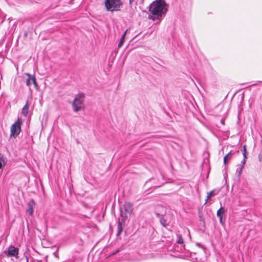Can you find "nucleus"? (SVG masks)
<instances>
[{"instance_id":"f257e3e1","label":"nucleus","mask_w":262,"mask_h":262,"mask_svg":"<svg viewBox=\"0 0 262 262\" xmlns=\"http://www.w3.org/2000/svg\"><path fill=\"white\" fill-rule=\"evenodd\" d=\"M150 13L148 18L154 21L160 23L167 11V5L164 0H156L148 6Z\"/></svg>"},{"instance_id":"f03ea898","label":"nucleus","mask_w":262,"mask_h":262,"mask_svg":"<svg viewBox=\"0 0 262 262\" xmlns=\"http://www.w3.org/2000/svg\"><path fill=\"white\" fill-rule=\"evenodd\" d=\"M104 4L106 10L111 12L120 10L122 5L121 0H105Z\"/></svg>"},{"instance_id":"7ed1b4c3","label":"nucleus","mask_w":262,"mask_h":262,"mask_svg":"<svg viewBox=\"0 0 262 262\" xmlns=\"http://www.w3.org/2000/svg\"><path fill=\"white\" fill-rule=\"evenodd\" d=\"M84 94L83 93H80L77 95L72 103L73 110L77 112L82 108V105L84 101Z\"/></svg>"},{"instance_id":"20e7f679","label":"nucleus","mask_w":262,"mask_h":262,"mask_svg":"<svg viewBox=\"0 0 262 262\" xmlns=\"http://www.w3.org/2000/svg\"><path fill=\"white\" fill-rule=\"evenodd\" d=\"M21 121L19 118H18L16 121L14 123H13L11 126V136H13L14 137H15L17 136L21 130Z\"/></svg>"},{"instance_id":"39448f33","label":"nucleus","mask_w":262,"mask_h":262,"mask_svg":"<svg viewBox=\"0 0 262 262\" xmlns=\"http://www.w3.org/2000/svg\"><path fill=\"white\" fill-rule=\"evenodd\" d=\"M19 249L17 248H15L14 246L11 245L8 248L7 251H5L4 252L7 255L8 257H15L16 258L18 257Z\"/></svg>"},{"instance_id":"423d86ee","label":"nucleus","mask_w":262,"mask_h":262,"mask_svg":"<svg viewBox=\"0 0 262 262\" xmlns=\"http://www.w3.org/2000/svg\"><path fill=\"white\" fill-rule=\"evenodd\" d=\"M26 75L28 76V78L26 79V84L28 86H30L32 83H33L35 86H37V83L36 79L34 76H32L29 73H26Z\"/></svg>"},{"instance_id":"0eeeda50","label":"nucleus","mask_w":262,"mask_h":262,"mask_svg":"<svg viewBox=\"0 0 262 262\" xmlns=\"http://www.w3.org/2000/svg\"><path fill=\"white\" fill-rule=\"evenodd\" d=\"M123 209L126 214H131L133 210V205L129 202H125L123 205Z\"/></svg>"},{"instance_id":"6e6552de","label":"nucleus","mask_w":262,"mask_h":262,"mask_svg":"<svg viewBox=\"0 0 262 262\" xmlns=\"http://www.w3.org/2000/svg\"><path fill=\"white\" fill-rule=\"evenodd\" d=\"M35 205V202L33 200H31L27 204L28 208L27 212L30 215H32L33 212L34 207Z\"/></svg>"},{"instance_id":"1a4fd4ad","label":"nucleus","mask_w":262,"mask_h":262,"mask_svg":"<svg viewBox=\"0 0 262 262\" xmlns=\"http://www.w3.org/2000/svg\"><path fill=\"white\" fill-rule=\"evenodd\" d=\"M156 179L154 178H152V179H149L148 181H147L146 182L145 184L146 185H147L149 184V183H151L152 185V187L157 188V187H160L163 184V182H159V181L158 182H156Z\"/></svg>"},{"instance_id":"9d476101","label":"nucleus","mask_w":262,"mask_h":262,"mask_svg":"<svg viewBox=\"0 0 262 262\" xmlns=\"http://www.w3.org/2000/svg\"><path fill=\"white\" fill-rule=\"evenodd\" d=\"M225 210L224 207H221L217 211L216 213L217 216L220 219V222L221 224H223V216L225 215Z\"/></svg>"},{"instance_id":"9b49d317","label":"nucleus","mask_w":262,"mask_h":262,"mask_svg":"<svg viewBox=\"0 0 262 262\" xmlns=\"http://www.w3.org/2000/svg\"><path fill=\"white\" fill-rule=\"evenodd\" d=\"M7 159L4 156V155L0 154V169H2L7 163Z\"/></svg>"},{"instance_id":"f8f14e48","label":"nucleus","mask_w":262,"mask_h":262,"mask_svg":"<svg viewBox=\"0 0 262 262\" xmlns=\"http://www.w3.org/2000/svg\"><path fill=\"white\" fill-rule=\"evenodd\" d=\"M29 106V104L28 102L27 101L22 109V112H21L22 114H23L25 117H26L28 115Z\"/></svg>"},{"instance_id":"ddd939ff","label":"nucleus","mask_w":262,"mask_h":262,"mask_svg":"<svg viewBox=\"0 0 262 262\" xmlns=\"http://www.w3.org/2000/svg\"><path fill=\"white\" fill-rule=\"evenodd\" d=\"M232 154H233L232 152V151H230L229 152H228L227 155H225V156L224 158V163L225 165L227 164L228 163V161L231 159Z\"/></svg>"},{"instance_id":"4468645a","label":"nucleus","mask_w":262,"mask_h":262,"mask_svg":"<svg viewBox=\"0 0 262 262\" xmlns=\"http://www.w3.org/2000/svg\"><path fill=\"white\" fill-rule=\"evenodd\" d=\"M217 193H218V191H216L215 190H212L210 192H208L207 193L206 203L211 198V196L217 194Z\"/></svg>"},{"instance_id":"2eb2a0df","label":"nucleus","mask_w":262,"mask_h":262,"mask_svg":"<svg viewBox=\"0 0 262 262\" xmlns=\"http://www.w3.org/2000/svg\"><path fill=\"white\" fill-rule=\"evenodd\" d=\"M245 164H241L240 165H237V168L236 169V172L238 174V177H239L242 174L243 169L244 167Z\"/></svg>"},{"instance_id":"dca6fc26","label":"nucleus","mask_w":262,"mask_h":262,"mask_svg":"<svg viewBox=\"0 0 262 262\" xmlns=\"http://www.w3.org/2000/svg\"><path fill=\"white\" fill-rule=\"evenodd\" d=\"M126 32H127V30L122 34L121 38L120 39V40L118 45V48H120L122 46V44L123 43L124 40H125V37L126 36Z\"/></svg>"},{"instance_id":"f3484780","label":"nucleus","mask_w":262,"mask_h":262,"mask_svg":"<svg viewBox=\"0 0 262 262\" xmlns=\"http://www.w3.org/2000/svg\"><path fill=\"white\" fill-rule=\"evenodd\" d=\"M123 230V227L121 222H119L117 225V235L119 236Z\"/></svg>"},{"instance_id":"a211bd4d","label":"nucleus","mask_w":262,"mask_h":262,"mask_svg":"<svg viewBox=\"0 0 262 262\" xmlns=\"http://www.w3.org/2000/svg\"><path fill=\"white\" fill-rule=\"evenodd\" d=\"M160 223L164 227H166L168 224L167 223V221L164 218H161L160 220Z\"/></svg>"},{"instance_id":"6ab92c4d","label":"nucleus","mask_w":262,"mask_h":262,"mask_svg":"<svg viewBox=\"0 0 262 262\" xmlns=\"http://www.w3.org/2000/svg\"><path fill=\"white\" fill-rule=\"evenodd\" d=\"M177 237L178 238L177 243L179 244H183L184 243V242L182 235L180 234H178Z\"/></svg>"},{"instance_id":"aec40b11","label":"nucleus","mask_w":262,"mask_h":262,"mask_svg":"<svg viewBox=\"0 0 262 262\" xmlns=\"http://www.w3.org/2000/svg\"><path fill=\"white\" fill-rule=\"evenodd\" d=\"M243 156H244V159L241 162V164H245L247 158V153H243Z\"/></svg>"},{"instance_id":"412c9836","label":"nucleus","mask_w":262,"mask_h":262,"mask_svg":"<svg viewBox=\"0 0 262 262\" xmlns=\"http://www.w3.org/2000/svg\"><path fill=\"white\" fill-rule=\"evenodd\" d=\"M120 212H121L120 215L122 217V222H124V221L126 220L127 216L126 215L123 214V211L122 210H121Z\"/></svg>"},{"instance_id":"4be33fe9","label":"nucleus","mask_w":262,"mask_h":262,"mask_svg":"<svg viewBox=\"0 0 262 262\" xmlns=\"http://www.w3.org/2000/svg\"><path fill=\"white\" fill-rule=\"evenodd\" d=\"M243 153H247V151H246V145H244V146H243Z\"/></svg>"},{"instance_id":"5701e85b","label":"nucleus","mask_w":262,"mask_h":262,"mask_svg":"<svg viewBox=\"0 0 262 262\" xmlns=\"http://www.w3.org/2000/svg\"><path fill=\"white\" fill-rule=\"evenodd\" d=\"M200 221L203 222V223L204 224V223H205L204 220L203 218L201 215H200Z\"/></svg>"},{"instance_id":"b1692460","label":"nucleus","mask_w":262,"mask_h":262,"mask_svg":"<svg viewBox=\"0 0 262 262\" xmlns=\"http://www.w3.org/2000/svg\"><path fill=\"white\" fill-rule=\"evenodd\" d=\"M135 0H129V4H132L133 2H134Z\"/></svg>"},{"instance_id":"393cba45","label":"nucleus","mask_w":262,"mask_h":262,"mask_svg":"<svg viewBox=\"0 0 262 262\" xmlns=\"http://www.w3.org/2000/svg\"><path fill=\"white\" fill-rule=\"evenodd\" d=\"M24 35H25V36H27V33L26 32Z\"/></svg>"},{"instance_id":"a878e982","label":"nucleus","mask_w":262,"mask_h":262,"mask_svg":"<svg viewBox=\"0 0 262 262\" xmlns=\"http://www.w3.org/2000/svg\"><path fill=\"white\" fill-rule=\"evenodd\" d=\"M261 143H262V140H261Z\"/></svg>"}]
</instances>
